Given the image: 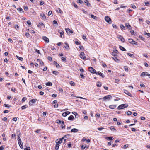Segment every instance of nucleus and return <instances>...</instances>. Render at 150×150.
Wrapping results in <instances>:
<instances>
[{
	"mask_svg": "<svg viewBox=\"0 0 150 150\" xmlns=\"http://www.w3.org/2000/svg\"><path fill=\"white\" fill-rule=\"evenodd\" d=\"M128 106V105L127 104H121L118 106L117 109L118 110L122 109L127 107Z\"/></svg>",
	"mask_w": 150,
	"mask_h": 150,
	"instance_id": "nucleus-1",
	"label": "nucleus"
},
{
	"mask_svg": "<svg viewBox=\"0 0 150 150\" xmlns=\"http://www.w3.org/2000/svg\"><path fill=\"white\" fill-rule=\"evenodd\" d=\"M18 143L20 146V147L21 149H22L23 147V143L21 142V140L19 136H18Z\"/></svg>",
	"mask_w": 150,
	"mask_h": 150,
	"instance_id": "nucleus-2",
	"label": "nucleus"
},
{
	"mask_svg": "<svg viewBox=\"0 0 150 150\" xmlns=\"http://www.w3.org/2000/svg\"><path fill=\"white\" fill-rule=\"evenodd\" d=\"M88 70L90 72L93 74H96V70L91 67H90L88 68Z\"/></svg>",
	"mask_w": 150,
	"mask_h": 150,
	"instance_id": "nucleus-3",
	"label": "nucleus"
},
{
	"mask_svg": "<svg viewBox=\"0 0 150 150\" xmlns=\"http://www.w3.org/2000/svg\"><path fill=\"white\" fill-rule=\"evenodd\" d=\"M112 96L110 95H107L104 96L103 99L104 101H106V100H109L110 99L112 98Z\"/></svg>",
	"mask_w": 150,
	"mask_h": 150,
	"instance_id": "nucleus-4",
	"label": "nucleus"
},
{
	"mask_svg": "<svg viewBox=\"0 0 150 150\" xmlns=\"http://www.w3.org/2000/svg\"><path fill=\"white\" fill-rule=\"evenodd\" d=\"M105 21L109 24H111L112 21L111 19L108 16H106L105 17Z\"/></svg>",
	"mask_w": 150,
	"mask_h": 150,
	"instance_id": "nucleus-5",
	"label": "nucleus"
},
{
	"mask_svg": "<svg viewBox=\"0 0 150 150\" xmlns=\"http://www.w3.org/2000/svg\"><path fill=\"white\" fill-rule=\"evenodd\" d=\"M129 42L132 45H137V43L132 39H128Z\"/></svg>",
	"mask_w": 150,
	"mask_h": 150,
	"instance_id": "nucleus-6",
	"label": "nucleus"
},
{
	"mask_svg": "<svg viewBox=\"0 0 150 150\" xmlns=\"http://www.w3.org/2000/svg\"><path fill=\"white\" fill-rule=\"evenodd\" d=\"M37 99H32L30 101L29 103V105L30 106H32L33 105L34 103H35L36 100H37Z\"/></svg>",
	"mask_w": 150,
	"mask_h": 150,
	"instance_id": "nucleus-7",
	"label": "nucleus"
},
{
	"mask_svg": "<svg viewBox=\"0 0 150 150\" xmlns=\"http://www.w3.org/2000/svg\"><path fill=\"white\" fill-rule=\"evenodd\" d=\"M85 54L83 52H81L79 55L80 57L83 59H84L86 58V57L84 56Z\"/></svg>",
	"mask_w": 150,
	"mask_h": 150,
	"instance_id": "nucleus-8",
	"label": "nucleus"
},
{
	"mask_svg": "<svg viewBox=\"0 0 150 150\" xmlns=\"http://www.w3.org/2000/svg\"><path fill=\"white\" fill-rule=\"evenodd\" d=\"M122 42H124L125 41V39L121 35H118L117 37Z\"/></svg>",
	"mask_w": 150,
	"mask_h": 150,
	"instance_id": "nucleus-9",
	"label": "nucleus"
},
{
	"mask_svg": "<svg viewBox=\"0 0 150 150\" xmlns=\"http://www.w3.org/2000/svg\"><path fill=\"white\" fill-rule=\"evenodd\" d=\"M124 93L126 94H127L128 95L130 96L131 97H132V96L131 94V93L129 92L128 91H127L126 90H124Z\"/></svg>",
	"mask_w": 150,
	"mask_h": 150,
	"instance_id": "nucleus-10",
	"label": "nucleus"
},
{
	"mask_svg": "<svg viewBox=\"0 0 150 150\" xmlns=\"http://www.w3.org/2000/svg\"><path fill=\"white\" fill-rule=\"evenodd\" d=\"M66 31V32L68 34L69 33H72L73 32L69 28H67L65 29Z\"/></svg>",
	"mask_w": 150,
	"mask_h": 150,
	"instance_id": "nucleus-11",
	"label": "nucleus"
},
{
	"mask_svg": "<svg viewBox=\"0 0 150 150\" xmlns=\"http://www.w3.org/2000/svg\"><path fill=\"white\" fill-rule=\"evenodd\" d=\"M96 74L100 76L103 78H104L105 77L104 74L100 71L96 72Z\"/></svg>",
	"mask_w": 150,
	"mask_h": 150,
	"instance_id": "nucleus-12",
	"label": "nucleus"
},
{
	"mask_svg": "<svg viewBox=\"0 0 150 150\" xmlns=\"http://www.w3.org/2000/svg\"><path fill=\"white\" fill-rule=\"evenodd\" d=\"M125 26L127 28L131 30L132 29L131 26L129 25V24L128 23H126L125 24Z\"/></svg>",
	"mask_w": 150,
	"mask_h": 150,
	"instance_id": "nucleus-13",
	"label": "nucleus"
},
{
	"mask_svg": "<svg viewBox=\"0 0 150 150\" xmlns=\"http://www.w3.org/2000/svg\"><path fill=\"white\" fill-rule=\"evenodd\" d=\"M55 142L57 144H61L62 142V140L61 139H58L56 140Z\"/></svg>",
	"mask_w": 150,
	"mask_h": 150,
	"instance_id": "nucleus-14",
	"label": "nucleus"
},
{
	"mask_svg": "<svg viewBox=\"0 0 150 150\" xmlns=\"http://www.w3.org/2000/svg\"><path fill=\"white\" fill-rule=\"evenodd\" d=\"M43 39L46 42H49V39L46 36H43Z\"/></svg>",
	"mask_w": 150,
	"mask_h": 150,
	"instance_id": "nucleus-15",
	"label": "nucleus"
},
{
	"mask_svg": "<svg viewBox=\"0 0 150 150\" xmlns=\"http://www.w3.org/2000/svg\"><path fill=\"white\" fill-rule=\"evenodd\" d=\"M68 119L69 120L73 121L74 120V118L73 115H71L69 117Z\"/></svg>",
	"mask_w": 150,
	"mask_h": 150,
	"instance_id": "nucleus-16",
	"label": "nucleus"
},
{
	"mask_svg": "<svg viewBox=\"0 0 150 150\" xmlns=\"http://www.w3.org/2000/svg\"><path fill=\"white\" fill-rule=\"evenodd\" d=\"M117 106L116 105H110L109 107L111 109H114Z\"/></svg>",
	"mask_w": 150,
	"mask_h": 150,
	"instance_id": "nucleus-17",
	"label": "nucleus"
},
{
	"mask_svg": "<svg viewBox=\"0 0 150 150\" xmlns=\"http://www.w3.org/2000/svg\"><path fill=\"white\" fill-rule=\"evenodd\" d=\"M148 75V73L146 72H142L140 75L141 76H143L145 75L147 76Z\"/></svg>",
	"mask_w": 150,
	"mask_h": 150,
	"instance_id": "nucleus-18",
	"label": "nucleus"
},
{
	"mask_svg": "<svg viewBox=\"0 0 150 150\" xmlns=\"http://www.w3.org/2000/svg\"><path fill=\"white\" fill-rule=\"evenodd\" d=\"M78 131V130L76 128H73L71 130V131L72 132L75 133L77 132Z\"/></svg>",
	"mask_w": 150,
	"mask_h": 150,
	"instance_id": "nucleus-19",
	"label": "nucleus"
},
{
	"mask_svg": "<svg viewBox=\"0 0 150 150\" xmlns=\"http://www.w3.org/2000/svg\"><path fill=\"white\" fill-rule=\"evenodd\" d=\"M105 139L110 140H112L114 139L112 137H106Z\"/></svg>",
	"mask_w": 150,
	"mask_h": 150,
	"instance_id": "nucleus-20",
	"label": "nucleus"
},
{
	"mask_svg": "<svg viewBox=\"0 0 150 150\" xmlns=\"http://www.w3.org/2000/svg\"><path fill=\"white\" fill-rule=\"evenodd\" d=\"M109 128L110 129V130L113 131H116V129L113 126H111L109 127Z\"/></svg>",
	"mask_w": 150,
	"mask_h": 150,
	"instance_id": "nucleus-21",
	"label": "nucleus"
},
{
	"mask_svg": "<svg viewBox=\"0 0 150 150\" xmlns=\"http://www.w3.org/2000/svg\"><path fill=\"white\" fill-rule=\"evenodd\" d=\"M18 11L20 13L24 12L23 10L21 8H17Z\"/></svg>",
	"mask_w": 150,
	"mask_h": 150,
	"instance_id": "nucleus-22",
	"label": "nucleus"
},
{
	"mask_svg": "<svg viewBox=\"0 0 150 150\" xmlns=\"http://www.w3.org/2000/svg\"><path fill=\"white\" fill-rule=\"evenodd\" d=\"M57 11L61 14L63 13L62 11L59 8H58L57 9Z\"/></svg>",
	"mask_w": 150,
	"mask_h": 150,
	"instance_id": "nucleus-23",
	"label": "nucleus"
},
{
	"mask_svg": "<svg viewBox=\"0 0 150 150\" xmlns=\"http://www.w3.org/2000/svg\"><path fill=\"white\" fill-rule=\"evenodd\" d=\"M119 48L120 50L122 51H125L126 50V49L121 46H119Z\"/></svg>",
	"mask_w": 150,
	"mask_h": 150,
	"instance_id": "nucleus-24",
	"label": "nucleus"
},
{
	"mask_svg": "<svg viewBox=\"0 0 150 150\" xmlns=\"http://www.w3.org/2000/svg\"><path fill=\"white\" fill-rule=\"evenodd\" d=\"M113 59L116 62H119V60L117 58L116 56H114V57H112Z\"/></svg>",
	"mask_w": 150,
	"mask_h": 150,
	"instance_id": "nucleus-25",
	"label": "nucleus"
},
{
	"mask_svg": "<svg viewBox=\"0 0 150 150\" xmlns=\"http://www.w3.org/2000/svg\"><path fill=\"white\" fill-rule=\"evenodd\" d=\"M46 85L47 86H51L52 85V83L51 82H47L46 83Z\"/></svg>",
	"mask_w": 150,
	"mask_h": 150,
	"instance_id": "nucleus-26",
	"label": "nucleus"
},
{
	"mask_svg": "<svg viewBox=\"0 0 150 150\" xmlns=\"http://www.w3.org/2000/svg\"><path fill=\"white\" fill-rule=\"evenodd\" d=\"M65 44L66 45V46H64L65 48L67 50H69V46L68 44L66 43H65Z\"/></svg>",
	"mask_w": 150,
	"mask_h": 150,
	"instance_id": "nucleus-27",
	"label": "nucleus"
},
{
	"mask_svg": "<svg viewBox=\"0 0 150 150\" xmlns=\"http://www.w3.org/2000/svg\"><path fill=\"white\" fill-rule=\"evenodd\" d=\"M90 16H91V17L92 18H93V19L95 20L97 19V17L94 16V15L91 14Z\"/></svg>",
	"mask_w": 150,
	"mask_h": 150,
	"instance_id": "nucleus-28",
	"label": "nucleus"
},
{
	"mask_svg": "<svg viewBox=\"0 0 150 150\" xmlns=\"http://www.w3.org/2000/svg\"><path fill=\"white\" fill-rule=\"evenodd\" d=\"M101 84L100 82H98L96 84V86L98 87H100L101 86Z\"/></svg>",
	"mask_w": 150,
	"mask_h": 150,
	"instance_id": "nucleus-29",
	"label": "nucleus"
},
{
	"mask_svg": "<svg viewBox=\"0 0 150 150\" xmlns=\"http://www.w3.org/2000/svg\"><path fill=\"white\" fill-rule=\"evenodd\" d=\"M59 144H56L55 147V149L56 150H58L59 146Z\"/></svg>",
	"mask_w": 150,
	"mask_h": 150,
	"instance_id": "nucleus-30",
	"label": "nucleus"
},
{
	"mask_svg": "<svg viewBox=\"0 0 150 150\" xmlns=\"http://www.w3.org/2000/svg\"><path fill=\"white\" fill-rule=\"evenodd\" d=\"M16 57L20 61H22L23 60V59L22 57H20L17 56H16Z\"/></svg>",
	"mask_w": 150,
	"mask_h": 150,
	"instance_id": "nucleus-31",
	"label": "nucleus"
},
{
	"mask_svg": "<svg viewBox=\"0 0 150 150\" xmlns=\"http://www.w3.org/2000/svg\"><path fill=\"white\" fill-rule=\"evenodd\" d=\"M41 16H42V19L44 20H46V16L45 15V14H44L42 15L41 14L40 15Z\"/></svg>",
	"mask_w": 150,
	"mask_h": 150,
	"instance_id": "nucleus-32",
	"label": "nucleus"
},
{
	"mask_svg": "<svg viewBox=\"0 0 150 150\" xmlns=\"http://www.w3.org/2000/svg\"><path fill=\"white\" fill-rule=\"evenodd\" d=\"M120 27L121 28V29L125 30V26L121 24L120 25Z\"/></svg>",
	"mask_w": 150,
	"mask_h": 150,
	"instance_id": "nucleus-33",
	"label": "nucleus"
},
{
	"mask_svg": "<svg viewBox=\"0 0 150 150\" xmlns=\"http://www.w3.org/2000/svg\"><path fill=\"white\" fill-rule=\"evenodd\" d=\"M127 54L128 55L130 56L132 58H133L134 57V55L133 54H131V53H127Z\"/></svg>",
	"mask_w": 150,
	"mask_h": 150,
	"instance_id": "nucleus-34",
	"label": "nucleus"
},
{
	"mask_svg": "<svg viewBox=\"0 0 150 150\" xmlns=\"http://www.w3.org/2000/svg\"><path fill=\"white\" fill-rule=\"evenodd\" d=\"M27 106L26 105H24L23 106L21 107V108L22 109V110L24 109H25L27 107Z\"/></svg>",
	"mask_w": 150,
	"mask_h": 150,
	"instance_id": "nucleus-35",
	"label": "nucleus"
},
{
	"mask_svg": "<svg viewBox=\"0 0 150 150\" xmlns=\"http://www.w3.org/2000/svg\"><path fill=\"white\" fill-rule=\"evenodd\" d=\"M68 115L66 112H63L62 114V115L63 117H66Z\"/></svg>",
	"mask_w": 150,
	"mask_h": 150,
	"instance_id": "nucleus-36",
	"label": "nucleus"
},
{
	"mask_svg": "<svg viewBox=\"0 0 150 150\" xmlns=\"http://www.w3.org/2000/svg\"><path fill=\"white\" fill-rule=\"evenodd\" d=\"M25 35L27 38H29L30 36V35L29 33H26Z\"/></svg>",
	"mask_w": 150,
	"mask_h": 150,
	"instance_id": "nucleus-37",
	"label": "nucleus"
},
{
	"mask_svg": "<svg viewBox=\"0 0 150 150\" xmlns=\"http://www.w3.org/2000/svg\"><path fill=\"white\" fill-rule=\"evenodd\" d=\"M59 33L60 35V37L61 38H63L62 37V35H63L64 34V32L62 31L61 32H59Z\"/></svg>",
	"mask_w": 150,
	"mask_h": 150,
	"instance_id": "nucleus-38",
	"label": "nucleus"
},
{
	"mask_svg": "<svg viewBox=\"0 0 150 150\" xmlns=\"http://www.w3.org/2000/svg\"><path fill=\"white\" fill-rule=\"evenodd\" d=\"M52 73L53 74L56 75H57L58 74H59V73L57 72V71H52Z\"/></svg>",
	"mask_w": 150,
	"mask_h": 150,
	"instance_id": "nucleus-39",
	"label": "nucleus"
},
{
	"mask_svg": "<svg viewBox=\"0 0 150 150\" xmlns=\"http://www.w3.org/2000/svg\"><path fill=\"white\" fill-rule=\"evenodd\" d=\"M39 24L40 25H41L42 26H43L44 27H45V26L44 24L41 22H40Z\"/></svg>",
	"mask_w": 150,
	"mask_h": 150,
	"instance_id": "nucleus-40",
	"label": "nucleus"
},
{
	"mask_svg": "<svg viewBox=\"0 0 150 150\" xmlns=\"http://www.w3.org/2000/svg\"><path fill=\"white\" fill-rule=\"evenodd\" d=\"M113 51L114 52L116 53H117V54H118L119 53V52H118V50L116 49H114L113 50Z\"/></svg>",
	"mask_w": 150,
	"mask_h": 150,
	"instance_id": "nucleus-41",
	"label": "nucleus"
},
{
	"mask_svg": "<svg viewBox=\"0 0 150 150\" xmlns=\"http://www.w3.org/2000/svg\"><path fill=\"white\" fill-rule=\"evenodd\" d=\"M85 3L88 6H91L90 3L88 1H85Z\"/></svg>",
	"mask_w": 150,
	"mask_h": 150,
	"instance_id": "nucleus-42",
	"label": "nucleus"
},
{
	"mask_svg": "<svg viewBox=\"0 0 150 150\" xmlns=\"http://www.w3.org/2000/svg\"><path fill=\"white\" fill-rule=\"evenodd\" d=\"M61 127L62 129H65V125L64 124H61Z\"/></svg>",
	"mask_w": 150,
	"mask_h": 150,
	"instance_id": "nucleus-43",
	"label": "nucleus"
},
{
	"mask_svg": "<svg viewBox=\"0 0 150 150\" xmlns=\"http://www.w3.org/2000/svg\"><path fill=\"white\" fill-rule=\"evenodd\" d=\"M26 99V97H23L21 100L22 102H25V101Z\"/></svg>",
	"mask_w": 150,
	"mask_h": 150,
	"instance_id": "nucleus-44",
	"label": "nucleus"
},
{
	"mask_svg": "<svg viewBox=\"0 0 150 150\" xmlns=\"http://www.w3.org/2000/svg\"><path fill=\"white\" fill-rule=\"evenodd\" d=\"M120 80L118 79H115V82L116 83L118 84V82H119Z\"/></svg>",
	"mask_w": 150,
	"mask_h": 150,
	"instance_id": "nucleus-45",
	"label": "nucleus"
},
{
	"mask_svg": "<svg viewBox=\"0 0 150 150\" xmlns=\"http://www.w3.org/2000/svg\"><path fill=\"white\" fill-rule=\"evenodd\" d=\"M132 114V112L130 111H128L127 112V115H131Z\"/></svg>",
	"mask_w": 150,
	"mask_h": 150,
	"instance_id": "nucleus-46",
	"label": "nucleus"
},
{
	"mask_svg": "<svg viewBox=\"0 0 150 150\" xmlns=\"http://www.w3.org/2000/svg\"><path fill=\"white\" fill-rule=\"evenodd\" d=\"M4 105L5 107L7 108H10L11 106V105L9 104H4Z\"/></svg>",
	"mask_w": 150,
	"mask_h": 150,
	"instance_id": "nucleus-47",
	"label": "nucleus"
},
{
	"mask_svg": "<svg viewBox=\"0 0 150 150\" xmlns=\"http://www.w3.org/2000/svg\"><path fill=\"white\" fill-rule=\"evenodd\" d=\"M70 84L72 86H74L75 85L74 83L72 81H71L70 82Z\"/></svg>",
	"mask_w": 150,
	"mask_h": 150,
	"instance_id": "nucleus-48",
	"label": "nucleus"
},
{
	"mask_svg": "<svg viewBox=\"0 0 150 150\" xmlns=\"http://www.w3.org/2000/svg\"><path fill=\"white\" fill-rule=\"evenodd\" d=\"M24 9L25 11H27L28 10V8L27 6H24Z\"/></svg>",
	"mask_w": 150,
	"mask_h": 150,
	"instance_id": "nucleus-49",
	"label": "nucleus"
},
{
	"mask_svg": "<svg viewBox=\"0 0 150 150\" xmlns=\"http://www.w3.org/2000/svg\"><path fill=\"white\" fill-rule=\"evenodd\" d=\"M145 35H147L149 37H150V33H147L145 32V33H144Z\"/></svg>",
	"mask_w": 150,
	"mask_h": 150,
	"instance_id": "nucleus-50",
	"label": "nucleus"
},
{
	"mask_svg": "<svg viewBox=\"0 0 150 150\" xmlns=\"http://www.w3.org/2000/svg\"><path fill=\"white\" fill-rule=\"evenodd\" d=\"M130 32L132 35H134V32L133 30H131L130 31Z\"/></svg>",
	"mask_w": 150,
	"mask_h": 150,
	"instance_id": "nucleus-51",
	"label": "nucleus"
},
{
	"mask_svg": "<svg viewBox=\"0 0 150 150\" xmlns=\"http://www.w3.org/2000/svg\"><path fill=\"white\" fill-rule=\"evenodd\" d=\"M56 67L57 68H60V65L58 63H57L55 64Z\"/></svg>",
	"mask_w": 150,
	"mask_h": 150,
	"instance_id": "nucleus-52",
	"label": "nucleus"
},
{
	"mask_svg": "<svg viewBox=\"0 0 150 150\" xmlns=\"http://www.w3.org/2000/svg\"><path fill=\"white\" fill-rule=\"evenodd\" d=\"M47 59L50 61H51L52 59V57L50 56L48 57Z\"/></svg>",
	"mask_w": 150,
	"mask_h": 150,
	"instance_id": "nucleus-53",
	"label": "nucleus"
},
{
	"mask_svg": "<svg viewBox=\"0 0 150 150\" xmlns=\"http://www.w3.org/2000/svg\"><path fill=\"white\" fill-rule=\"evenodd\" d=\"M61 59L62 60L63 62L66 61V59L64 57H62L61 58Z\"/></svg>",
	"mask_w": 150,
	"mask_h": 150,
	"instance_id": "nucleus-54",
	"label": "nucleus"
},
{
	"mask_svg": "<svg viewBox=\"0 0 150 150\" xmlns=\"http://www.w3.org/2000/svg\"><path fill=\"white\" fill-rule=\"evenodd\" d=\"M78 3H80V4H84L82 0H78Z\"/></svg>",
	"mask_w": 150,
	"mask_h": 150,
	"instance_id": "nucleus-55",
	"label": "nucleus"
},
{
	"mask_svg": "<svg viewBox=\"0 0 150 150\" xmlns=\"http://www.w3.org/2000/svg\"><path fill=\"white\" fill-rule=\"evenodd\" d=\"M80 75L82 78L84 79V78L85 76L83 75V74L81 73L80 74Z\"/></svg>",
	"mask_w": 150,
	"mask_h": 150,
	"instance_id": "nucleus-56",
	"label": "nucleus"
},
{
	"mask_svg": "<svg viewBox=\"0 0 150 150\" xmlns=\"http://www.w3.org/2000/svg\"><path fill=\"white\" fill-rule=\"evenodd\" d=\"M9 112V111L8 110H4L3 112L4 113H8Z\"/></svg>",
	"mask_w": 150,
	"mask_h": 150,
	"instance_id": "nucleus-57",
	"label": "nucleus"
},
{
	"mask_svg": "<svg viewBox=\"0 0 150 150\" xmlns=\"http://www.w3.org/2000/svg\"><path fill=\"white\" fill-rule=\"evenodd\" d=\"M40 65H41V66H43L44 65V63L43 62H42V61H41L40 62Z\"/></svg>",
	"mask_w": 150,
	"mask_h": 150,
	"instance_id": "nucleus-58",
	"label": "nucleus"
},
{
	"mask_svg": "<svg viewBox=\"0 0 150 150\" xmlns=\"http://www.w3.org/2000/svg\"><path fill=\"white\" fill-rule=\"evenodd\" d=\"M53 23L54 24H56L57 25L58 24L57 23V21L56 20H54L53 21Z\"/></svg>",
	"mask_w": 150,
	"mask_h": 150,
	"instance_id": "nucleus-59",
	"label": "nucleus"
},
{
	"mask_svg": "<svg viewBox=\"0 0 150 150\" xmlns=\"http://www.w3.org/2000/svg\"><path fill=\"white\" fill-rule=\"evenodd\" d=\"M96 117L98 118H99L100 117V115L99 113H97L96 114Z\"/></svg>",
	"mask_w": 150,
	"mask_h": 150,
	"instance_id": "nucleus-60",
	"label": "nucleus"
},
{
	"mask_svg": "<svg viewBox=\"0 0 150 150\" xmlns=\"http://www.w3.org/2000/svg\"><path fill=\"white\" fill-rule=\"evenodd\" d=\"M59 92L61 93H62L63 92V89L62 88H59Z\"/></svg>",
	"mask_w": 150,
	"mask_h": 150,
	"instance_id": "nucleus-61",
	"label": "nucleus"
},
{
	"mask_svg": "<svg viewBox=\"0 0 150 150\" xmlns=\"http://www.w3.org/2000/svg\"><path fill=\"white\" fill-rule=\"evenodd\" d=\"M104 128L102 127H100L99 128H98V129L100 131L102 130V129H103Z\"/></svg>",
	"mask_w": 150,
	"mask_h": 150,
	"instance_id": "nucleus-62",
	"label": "nucleus"
},
{
	"mask_svg": "<svg viewBox=\"0 0 150 150\" xmlns=\"http://www.w3.org/2000/svg\"><path fill=\"white\" fill-rule=\"evenodd\" d=\"M24 150H30V147H27L26 148L24 149Z\"/></svg>",
	"mask_w": 150,
	"mask_h": 150,
	"instance_id": "nucleus-63",
	"label": "nucleus"
},
{
	"mask_svg": "<svg viewBox=\"0 0 150 150\" xmlns=\"http://www.w3.org/2000/svg\"><path fill=\"white\" fill-rule=\"evenodd\" d=\"M112 144V142H111V141H110L108 143V145H109V146H110V145H111Z\"/></svg>",
	"mask_w": 150,
	"mask_h": 150,
	"instance_id": "nucleus-64",
	"label": "nucleus"
}]
</instances>
